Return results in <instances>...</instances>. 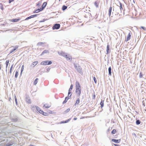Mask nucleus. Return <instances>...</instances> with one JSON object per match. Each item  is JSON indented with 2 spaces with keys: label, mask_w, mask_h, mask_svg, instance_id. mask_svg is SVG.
Here are the masks:
<instances>
[{
  "label": "nucleus",
  "mask_w": 146,
  "mask_h": 146,
  "mask_svg": "<svg viewBox=\"0 0 146 146\" xmlns=\"http://www.w3.org/2000/svg\"><path fill=\"white\" fill-rule=\"evenodd\" d=\"M74 67L77 71L81 74H83L82 69L81 67L78 64L74 63Z\"/></svg>",
  "instance_id": "1"
},
{
  "label": "nucleus",
  "mask_w": 146,
  "mask_h": 146,
  "mask_svg": "<svg viewBox=\"0 0 146 146\" xmlns=\"http://www.w3.org/2000/svg\"><path fill=\"white\" fill-rule=\"evenodd\" d=\"M52 64L51 61L49 60L44 61L40 63V64L43 65H47L51 64Z\"/></svg>",
  "instance_id": "2"
},
{
  "label": "nucleus",
  "mask_w": 146,
  "mask_h": 146,
  "mask_svg": "<svg viewBox=\"0 0 146 146\" xmlns=\"http://www.w3.org/2000/svg\"><path fill=\"white\" fill-rule=\"evenodd\" d=\"M60 27V25L59 24L56 23L54 24L52 27L53 30L58 29Z\"/></svg>",
  "instance_id": "3"
},
{
  "label": "nucleus",
  "mask_w": 146,
  "mask_h": 146,
  "mask_svg": "<svg viewBox=\"0 0 146 146\" xmlns=\"http://www.w3.org/2000/svg\"><path fill=\"white\" fill-rule=\"evenodd\" d=\"M15 143L14 142L13 140L10 141L9 142L6 143V146H11Z\"/></svg>",
  "instance_id": "4"
},
{
  "label": "nucleus",
  "mask_w": 146,
  "mask_h": 146,
  "mask_svg": "<svg viewBox=\"0 0 146 146\" xmlns=\"http://www.w3.org/2000/svg\"><path fill=\"white\" fill-rule=\"evenodd\" d=\"M47 4L46 2H44L42 4L41 7L40 8V11H42L46 7Z\"/></svg>",
  "instance_id": "5"
},
{
  "label": "nucleus",
  "mask_w": 146,
  "mask_h": 146,
  "mask_svg": "<svg viewBox=\"0 0 146 146\" xmlns=\"http://www.w3.org/2000/svg\"><path fill=\"white\" fill-rule=\"evenodd\" d=\"M76 92L78 96H80L81 93V89H76Z\"/></svg>",
  "instance_id": "6"
},
{
  "label": "nucleus",
  "mask_w": 146,
  "mask_h": 146,
  "mask_svg": "<svg viewBox=\"0 0 146 146\" xmlns=\"http://www.w3.org/2000/svg\"><path fill=\"white\" fill-rule=\"evenodd\" d=\"M25 100L28 103L30 104L31 103V101L29 98V96L28 95L26 96Z\"/></svg>",
  "instance_id": "7"
},
{
  "label": "nucleus",
  "mask_w": 146,
  "mask_h": 146,
  "mask_svg": "<svg viewBox=\"0 0 146 146\" xmlns=\"http://www.w3.org/2000/svg\"><path fill=\"white\" fill-rule=\"evenodd\" d=\"M131 32L130 31H129V33H128V36L127 37L126 39L125 40V41L127 42L130 40L131 37Z\"/></svg>",
  "instance_id": "8"
},
{
  "label": "nucleus",
  "mask_w": 146,
  "mask_h": 146,
  "mask_svg": "<svg viewBox=\"0 0 146 146\" xmlns=\"http://www.w3.org/2000/svg\"><path fill=\"white\" fill-rule=\"evenodd\" d=\"M38 14H35L33 15H32L29 17H27L25 19V20H27L29 19H30L31 18H33L34 17H36L37 15H38Z\"/></svg>",
  "instance_id": "9"
},
{
  "label": "nucleus",
  "mask_w": 146,
  "mask_h": 146,
  "mask_svg": "<svg viewBox=\"0 0 146 146\" xmlns=\"http://www.w3.org/2000/svg\"><path fill=\"white\" fill-rule=\"evenodd\" d=\"M81 89V86L79 82L76 81V89Z\"/></svg>",
  "instance_id": "10"
},
{
  "label": "nucleus",
  "mask_w": 146,
  "mask_h": 146,
  "mask_svg": "<svg viewBox=\"0 0 146 146\" xmlns=\"http://www.w3.org/2000/svg\"><path fill=\"white\" fill-rule=\"evenodd\" d=\"M36 108L38 111L40 113H44V111L42 110H41L40 108L38 106H36Z\"/></svg>",
  "instance_id": "11"
},
{
  "label": "nucleus",
  "mask_w": 146,
  "mask_h": 146,
  "mask_svg": "<svg viewBox=\"0 0 146 146\" xmlns=\"http://www.w3.org/2000/svg\"><path fill=\"white\" fill-rule=\"evenodd\" d=\"M111 141H112L114 142L115 143H119L121 141V139H112Z\"/></svg>",
  "instance_id": "12"
},
{
  "label": "nucleus",
  "mask_w": 146,
  "mask_h": 146,
  "mask_svg": "<svg viewBox=\"0 0 146 146\" xmlns=\"http://www.w3.org/2000/svg\"><path fill=\"white\" fill-rule=\"evenodd\" d=\"M19 119V118L17 117H16L14 118H11V121L13 122H17L18 121Z\"/></svg>",
  "instance_id": "13"
},
{
  "label": "nucleus",
  "mask_w": 146,
  "mask_h": 146,
  "mask_svg": "<svg viewBox=\"0 0 146 146\" xmlns=\"http://www.w3.org/2000/svg\"><path fill=\"white\" fill-rule=\"evenodd\" d=\"M12 47H13L14 48L12 49L10 52L9 54L12 53L13 52H14L15 50L16 49H17L18 47V46H13Z\"/></svg>",
  "instance_id": "14"
},
{
  "label": "nucleus",
  "mask_w": 146,
  "mask_h": 146,
  "mask_svg": "<svg viewBox=\"0 0 146 146\" xmlns=\"http://www.w3.org/2000/svg\"><path fill=\"white\" fill-rule=\"evenodd\" d=\"M71 118H70L66 120L65 121H62L60 122V123L61 124V123H67L69 121H70L71 120Z\"/></svg>",
  "instance_id": "15"
},
{
  "label": "nucleus",
  "mask_w": 146,
  "mask_h": 146,
  "mask_svg": "<svg viewBox=\"0 0 146 146\" xmlns=\"http://www.w3.org/2000/svg\"><path fill=\"white\" fill-rule=\"evenodd\" d=\"M112 11V7L111 6H110V8L108 10V15L109 17H110L111 16V12Z\"/></svg>",
  "instance_id": "16"
},
{
  "label": "nucleus",
  "mask_w": 146,
  "mask_h": 146,
  "mask_svg": "<svg viewBox=\"0 0 146 146\" xmlns=\"http://www.w3.org/2000/svg\"><path fill=\"white\" fill-rule=\"evenodd\" d=\"M60 54L61 56L65 57V58H66L67 56L68 55V54H67V53L63 52H61Z\"/></svg>",
  "instance_id": "17"
},
{
  "label": "nucleus",
  "mask_w": 146,
  "mask_h": 146,
  "mask_svg": "<svg viewBox=\"0 0 146 146\" xmlns=\"http://www.w3.org/2000/svg\"><path fill=\"white\" fill-rule=\"evenodd\" d=\"M108 71L109 75L111 76V68L110 66L108 68Z\"/></svg>",
  "instance_id": "18"
},
{
  "label": "nucleus",
  "mask_w": 146,
  "mask_h": 146,
  "mask_svg": "<svg viewBox=\"0 0 146 146\" xmlns=\"http://www.w3.org/2000/svg\"><path fill=\"white\" fill-rule=\"evenodd\" d=\"M49 53V52L48 50H44L42 53L41 54H40L41 56L43 55L44 54L47 53Z\"/></svg>",
  "instance_id": "19"
},
{
  "label": "nucleus",
  "mask_w": 146,
  "mask_h": 146,
  "mask_svg": "<svg viewBox=\"0 0 146 146\" xmlns=\"http://www.w3.org/2000/svg\"><path fill=\"white\" fill-rule=\"evenodd\" d=\"M120 6H119V9L120 10L121 12L122 10H123L122 7V4L121 3L119 2Z\"/></svg>",
  "instance_id": "20"
},
{
  "label": "nucleus",
  "mask_w": 146,
  "mask_h": 146,
  "mask_svg": "<svg viewBox=\"0 0 146 146\" xmlns=\"http://www.w3.org/2000/svg\"><path fill=\"white\" fill-rule=\"evenodd\" d=\"M110 46L109 44H108L107 46V54H108L110 52Z\"/></svg>",
  "instance_id": "21"
},
{
  "label": "nucleus",
  "mask_w": 146,
  "mask_h": 146,
  "mask_svg": "<svg viewBox=\"0 0 146 146\" xmlns=\"http://www.w3.org/2000/svg\"><path fill=\"white\" fill-rule=\"evenodd\" d=\"M20 19H13L11 20V21L13 22H16L18 21Z\"/></svg>",
  "instance_id": "22"
},
{
  "label": "nucleus",
  "mask_w": 146,
  "mask_h": 146,
  "mask_svg": "<svg viewBox=\"0 0 146 146\" xmlns=\"http://www.w3.org/2000/svg\"><path fill=\"white\" fill-rule=\"evenodd\" d=\"M80 99L79 98H78L77 99L76 101V103H75V104H74V105L75 106H76V105H78V104L79 103H80Z\"/></svg>",
  "instance_id": "23"
},
{
  "label": "nucleus",
  "mask_w": 146,
  "mask_h": 146,
  "mask_svg": "<svg viewBox=\"0 0 146 146\" xmlns=\"http://www.w3.org/2000/svg\"><path fill=\"white\" fill-rule=\"evenodd\" d=\"M104 100H103L102 99L100 103V104L101 105V108H102L104 106Z\"/></svg>",
  "instance_id": "24"
},
{
  "label": "nucleus",
  "mask_w": 146,
  "mask_h": 146,
  "mask_svg": "<svg viewBox=\"0 0 146 146\" xmlns=\"http://www.w3.org/2000/svg\"><path fill=\"white\" fill-rule=\"evenodd\" d=\"M66 60H71L72 59V57L71 56H70V55L68 54V55L67 56L66 58Z\"/></svg>",
  "instance_id": "25"
},
{
  "label": "nucleus",
  "mask_w": 146,
  "mask_h": 146,
  "mask_svg": "<svg viewBox=\"0 0 146 146\" xmlns=\"http://www.w3.org/2000/svg\"><path fill=\"white\" fill-rule=\"evenodd\" d=\"M136 123L137 125H139L140 124L141 121L139 120L136 119Z\"/></svg>",
  "instance_id": "26"
},
{
  "label": "nucleus",
  "mask_w": 146,
  "mask_h": 146,
  "mask_svg": "<svg viewBox=\"0 0 146 146\" xmlns=\"http://www.w3.org/2000/svg\"><path fill=\"white\" fill-rule=\"evenodd\" d=\"M70 110V109L68 108L65 111L63 112L62 114H65L66 113H68V112H69V111Z\"/></svg>",
  "instance_id": "27"
},
{
  "label": "nucleus",
  "mask_w": 146,
  "mask_h": 146,
  "mask_svg": "<svg viewBox=\"0 0 146 146\" xmlns=\"http://www.w3.org/2000/svg\"><path fill=\"white\" fill-rule=\"evenodd\" d=\"M67 8V7L65 5H63L62 8V10L64 11Z\"/></svg>",
  "instance_id": "28"
},
{
  "label": "nucleus",
  "mask_w": 146,
  "mask_h": 146,
  "mask_svg": "<svg viewBox=\"0 0 146 146\" xmlns=\"http://www.w3.org/2000/svg\"><path fill=\"white\" fill-rule=\"evenodd\" d=\"M115 10L116 12H119L120 11L119 9V6H118L117 7H116L115 9Z\"/></svg>",
  "instance_id": "29"
},
{
  "label": "nucleus",
  "mask_w": 146,
  "mask_h": 146,
  "mask_svg": "<svg viewBox=\"0 0 146 146\" xmlns=\"http://www.w3.org/2000/svg\"><path fill=\"white\" fill-rule=\"evenodd\" d=\"M9 60H7L6 62V71L7 72V68L8 65V64L9 63Z\"/></svg>",
  "instance_id": "30"
},
{
  "label": "nucleus",
  "mask_w": 146,
  "mask_h": 146,
  "mask_svg": "<svg viewBox=\"0 0 146 146\" xmlns=\"http://www.w3.org/2000/svg\"><path fill=\"white\" fill-rule=\"evenodd\" d=\"M38 63V62L37 61H36L33 62L32 64V65L33 66V67H34L35 66H36Z\"/></svg>",
  "instance_id": "31"
},
{
  "label": "nucleus",
  "mask_w": 146,
  "mask_h": 146,
  "mask_svg": "<svg viewBox=\"0 0 146 146\" xmlns=\"http://www.w3.org/2000/svg\"><path fill=\"white\" fill-rule=\"evenodd\" d=\"M40 9H37L36 10H35V11H33V13H38L40 11H40Z\"/></svg>",
  "instance_id": "32"
},
{
  "label": "nucleus",
  "mask_w": 146,
  "mask_h": 146,
  "mask_svg": "<svg viewBox=\"0 0 146 146\" xmlns=\"http://www.w3.org/2000/svg\"><path fill=\"white\" fill-rule=\"evenodd\" d=\"M45 43V42H38L37 43V46H42V44H44Z\"/></svg>",
  "instance_id": "33"
},
{
  "label": "nucleus",
  "mask_w": 146,
  "mask_h": 146,
  "mask_svg": "<svg viewBox=\"0 0 146 146\" xmlns=\"http://www.w3.org/2000/svg\"><path fill=\"white\" fill-rule=\"evenodd\" d=\"M68 100L67 99V98L66 97H65V99L64 101L62 102V104H64L66 103Z\"/></svg>",
  "instance_id": "34"
},
{
  "label": "nucleus",
  "mask_w": 146,
  "mask_h": 146,
  "mask_svg": "<svg viewBox=\"0 0 146 146\" xmlns=\"http://www.w3.org/2000/svg\"><path fill=\"white\" fill-rule=\"evenodd\" d=\"M38 78H36L35 79L34 82V85H36L38 82Z\"/></svg>",
  "instance_id": "35"
},
{
  "label": "nucleus",
  "mask_w": 146,
  "mask_h": 146,
  "mask_svg": "<svg viewBox=\"0 0 146 146\" xmlns=\"http://www.w3.org/2000/svg\"><path fill=\"white\" fill-rule=\"evenodd\" d=\"M18 71L16 70L15 72V78H17L18 77Z\"/></svg>",
  "instance_id": "36"
},
{
  "label": "nucleus",
  "mask_w": 146,
  "mask_h": 146,
  "mask_svg": "<svg viewBox=\"0 0 146 146\" xmlns=\"http://www.w3.org/2000/svg\"><path fill=\"white\" fill-rule=\"evenodd\" d=\"M94 5L95 6L97 7H98L99 6V3L97 1H95L94 3Z\"/></svg>",
  "instance_id": "37"
},
{
  "label": "nucleus",
  "mask_w": 146,
  "mask_h": 146,
  "mask_svg": "<svg viewBox=\"0 0 146 146\" xmlns=\"http://www.w3.org/2000/svg\"><path fill=\"white\" fill-rule=\"evenodd\" d=\"M116 132V130L115 129H113L111 131V133L112 134H114Z\"/></svg>",
  "instance_id": "38"
},
{
  "label": "nucleus",
  "mask_w": 146,
  "mask_h": 146,
  "mask_svg": "<svg viewBox=\"0 0 146 146\" xmlns=\"http://www.w3.org/2000/svg\"><path fill=\"white\" fill-rule=\"evenodd\" d=\"M15 102L16 105H18L17 99V97H16V96H15Z\"/></svg>",
  "instance_id": "39"
},
{
  "label": "nucleus",
  "mask_w": 146,
  "mask_h": 146,
  "mask_svg": "<svg viewBox=\"0 0 146 146\" xmlns=\"http://www.w3.org/2000/svg\"><path fill=\"white\" fill-rule=\"evenodd\" d=\"M95 97H96V95L95 94V92H94V93L93 94L92 99L93 100H95Z\"/></svg>",
  "instance_id": "40"
},
{
  "label": "nucleus",
  "mask_w": 146,
  "mask_h": 146,
  "mask_svg": "<svg viewBox=\"0 0 146 146\" xmlns=\"http://www.w3.org/2000/svg\"><path fill=\"white\" fill-rule=\"evenodd\" d=\"M73 85L72 84H71L70 85V87L69 89V90L71 91L73 88Z\"/></svg>",
  "instance_id": "41"
},
{
  "label": "nucleus",
  "mask_w": 146,
  "mask_h": 146,
  "mask_svg": "<svg viewBox=\"0 0 146 146\" xmlns=\"http://www.w3.org/2000/svg\"><path fill=\"white\" fill-rule=\"evenodd\" d=\"M0 8L2 10H3V5L2 4L0 3Z\"/></svg>",
  "instance_id": "42"
},
{
  "label": "nucleus",
  "mask_w": 146,
  "mask_h": 146,
  "mask_svg": "<svg viewBox=\"0 0 146 146\" xmlns=\"http://www.w3.org/2000/svg\"><path fill=\"white\" fill-rule=\"evenodd\" d=\"M143 74H142V73L141 72H140L139 73V78H143Z\"/></svg>",
  "instance_id": "43"
},
{
  "label": "nucleus",
  "mask_w": 146,
  "mask_h": 146,
  "mask_svg": "<svg viewBox=\"0 0 146 146\" xmlns=\"http://www.w3.org/2000/svg\"><path fill=\"white\" fill-rule=\"evenodd\" d=\"M93 80H94V81L95 83L96 84V82H97V80H96V78L95 77H93Z\"/></svg>",
  "instance_id": "44"
},
{
  "label": "nucleus",
  "mask_w": 146,
  "mask_h": 146,
  "mask_svg": "<svg viewBox=\"0 0 146 146\" xmlns=\"http://www.w3.org/2000/svg\"><path fill=\"white\" fill-rule=\"evenodd\" d=\"M44 107H45L46 108H50V106H47V105L46 104H45L44 105Z\"/></svg>",
  "instance_id": "45"
},
{
  "label": "nucleus",
  "mask_w": 146,
  "mask_h": 146,
  "mask_svg": "<svg viewBox=\"0 0 146 146\" xmlns=\"http://www.w3.org/2000/svg\"><path fill=\"white\" fill-rule=\"evenodd\" d=\"M41 114H42L44 116H47L48 115L47 113L44 112V113H42Z\"/></svg>",
  "instance_id": "46"
},
{
  "label": "nucleus",
  "mask_w": 146,
  "mask_h": 146,
  "mask_svg": "<svg viewBox=\"0 0 146 146\" xmlns=\"http://www.w3.org/2000/svg\"><path fill=\"white\" fill-rule=\"evenodd\" d=\"M71 95H72V94H71L70 95L68 96H68H67L66 97L68 99V100L69 99H70V98Z\"/></svg>",
  "instance_id": "47"
},
{
  "label": "nucleus",
  "mask_w": 146,
  "mask_h": 146,
  "mask_svg": "<svg viewBox=\"0 0 146 146\" xmlns=\"http://www.w3.org/2000/svg\"><path fill=\"white\" fill-rule=\"evenodd\" d=\"M140 28H141L144 30H146V28L143 26H141Z\"/></svg>",
  "instance_id": "48"
},
{
  "label": "nucleus",
  "mask_w": 146,
  "mask_h": 146,
  "mask_svg": "<svg viewBox=\"0 0 146 146\" xmlns=\"http://www.w3.org/2000/svg\"><path fill=\"white\" fill-rule=\"evenodd\" d=\"M24 68H21V72L20 73V76H21L22 74V72L24 70Z\"/></svg>",
  "instance_id": "49"
},
{
  "label": "nucleus",
  "mask_w": 146,
  "mask_h": 146,
  "mask_svg": "<svg viewBox=\"0 0 146 146\" xmlns=\"http://www.w3.org/2000/svg\"><path fill=\"white\" fill-rule=\"evenodd\" d=\"M115 15H119V16H120V15H121V14H119V12H116V13H115Z\"/></svg>",
  "instance_id": "50"
},
{
  "label": "nucleus",
  "mask_w": 146,
  "mask_h": 146,
  "mask_svg": "<svg viewBox=\"0 0 146 146\" xmlns=\"http://www.w3.org/2000/svg\"><path fill=\"white\" fill-rule=\"evenodd\" d=\"M46 20L45 19H43L42 20V21H39V22L40 23H41V22H44Z\"/></svg>",
  "instance_id": "51"
},
{
  "label": "nucleus",
  "mask_w": 146,
  "mask_h": 146,
  "mask_svg": "<svg viewBox=\"0 0 146 146\" xmlns=\"http://www.w3.org/2000/svg\"><path fill=\"white\" fill-rule=\"evenodd\" d=\"M71 91H70L68 90V95H70L71 94Z\"/></svg>",
  "instance_id": "52"
},
{
  "label": "nucleus",
  "mask_w": 146,
  "mask_h": 146,
  "mask_svg": "<svg viewBox=\"0 0 146 146\" xmlns=\"http://www.w3.org/2000/svg\"><path fill=\"white\" fill-rule=\"evenodd\" d=\"M40 1H39V2L38 3H37L36 4V5H37V6H40Z\"/></svg>",
  "instance_id": "53"
},
{
  "label": "nucleus",
  "mask_w": 146,
  "mask_h": 146,
  "mask_svg": "<svg viewBox=\"0 0 146 146\" xmlns=\"http://www.w3.org/2000/svg\"><path fill=\"white\" fill-rule=\"evenodd\" d=\"M13 65L11 66V68H10V70H11V71H12V68H13Z\"/></svg>",
  "instance_id": "54"
},
{
  "label": "nucleus",
  "mask_w": 146,
  "mask_h": 146,
  "mask_svg": "<svg viewBox=\"0 0 146 146\" xmlns=\"http://www.w3.org/2000/svg\"><path fill=\"white\" fill-rule=\"evenodd\" d=\"M14 0H9V3H10L12 2Z\"/></svg>",
  "instance_id": "55"
},
{
  "label": "nucleus",
  "mask_w": 146,
  "mask_h": 146,
  "mask_svg": "<svg viewBox=\"0 0 146 146\" xmlns=\"http://www.w3.org/2000/svg\"><path fill=\"white\" fill-rule=\"evenodd\" d=\"M11 71H11V70H10V72H9V73H8V75H9V76H10V74H11Z\"/></svg>",
  "instance_id": "56"
},
{
  "label": "nucleus",
  "mask_w": 146,
  "mask_h": 146,
  "mask_svg": "<svg viewBox=\"0 0 146 146\" xmlns=\"http://www.w3.org/2000/svg\"><path fill=\"white\" fill-rule=\"evenodd\" d=\"M50 68H47V69H46V70H47V71H49V70H50Z\"/></svg>",
  "instance_id": "57"
},
{
  "label": "nucleus",
  "mask_w": 146,
  "mask_h": 146,
  "mask_svg": "<svg viewBox=\"0 0 146 146\" xmlns=\"http://www.w3.org/2000/svg\"><path fill=\"white\" fill-rule=\"evenodd\" d=\"M113 145L115 146H119V145H118V144H113Z\"/></svg>",
  "instance_id": "58"
},
{
  "label": "nucleus",
  "mask_w": 146,
  "mask_h": 146,
  "mask_svg": "<svg viewBox=\"0 0 146 146\" xmlns=\"http://www.w3.org/2000/svg\"><path fill=\"white\" fill-rule=\"evenodd\" d=\"M77 118L76 117H75L73 119H74V120H77Z\"/></svg>",
  "instance_id": "59"
},
{
  "label": "nucleus",
  "mask_w": 146,
  "mask_h": 146,
  "mask_svg": "<svg viewBox=\"0 0 146 146\" xmlns=\"http://www.w3.org/2000/svg\"><path fill=\"white\" fill-rule=\"evenodd\" d=\"M10 30L13 31V30L12 29H9V30H6L5 31L6 32V31H10Z\"/></svg>",
  "instance_id": "60"
},
{
  "label": "nucleus",
  "mask_w": 146,
  "mask_h": 146,
  "mask_svg": "<svg viewBox=\"0 0 146 146\" xmlns=\"http://www.w3.org/2000/svg\"><path fill=\"white\" fill-rule=\"evenodd\" d=\"M110 128L109 127L107 130V131H110Z\"/></svg>",
  "instance_id": "61"
},
{
  "label": "nucleus",
  "mask_w": 146,
  "mask_h": 146,
  "mask_svg": "<svg viewBox=\"0 0 146 146\" xmlns=\"http://www.w3.org/2000/svg\"><path fill=\"white\" fill-rule=\"evenodd\" d=\"M50 112H49V113L51 114L52 113V111H49Z\"/></svg>",
  "instance_id": "62"
},
{
  "label": "nucleus",
  "mask_w": 146,
  "mask_h": 146,
  "mask_svg": "<svg viewBox=\"0 0 146 146\" xmlns=\"http://www.w3.org/2000/svg\"><path fill=\"white\" fill-rule=\"evenodd\" d=\"M29 146H35V145H32L31 144L30 145H29Z\"/></svg>",
  "instance_id": "63"
},
{
  "label": "nucleus",
  "mask_w": 146,
  "mask_h": 146,
  "mask_svg": "<svg viewBox=\"0 0 146 146\" xmlns=\"http://www.w3.org/2000/svg\"><path fill=\"white\" fill-rule=\"evenodd\" d=\"M22 68H24V65H23L22 66Z\"/></svg>",
  "instance_id": "64"
}]
</instances>
